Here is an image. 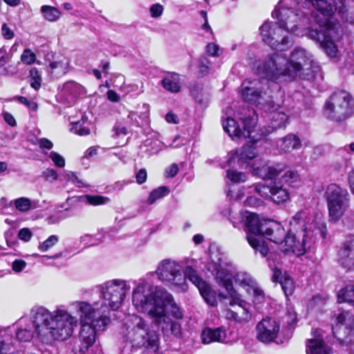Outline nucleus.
Returning a JSON list of instances; mask_svg holds the SVG:
<instances>
[{"instance_id": "obj_1", "label": "nucleus", "mask_w": 354, "mask_h": 354, "mask_svg": "<svg viewBox=\"0 0 354 354\" xmlns=\"http://www.w3.org/2000/svg\"><path fill=\"white\" fill-rule=\"evenodd\" d=\"M13 326H16V338L20 342H30L35 333L42 343L51 344L71 337L77 326V319L63 305L52 312L37 306L32 308L30 317H21Z\"/></svg>"}, {"instance_id": "obj_2", "label": "nucleus", "mask_w": 354, "mask_h": 354, "mask_svg": "<svg viewBox=\"0 0 354 354\" xmlns=\"http://www.w3.org/2000/svg\"><path fill=\"white\" fill-rule=\"evenodd\" d=\"M132 302L138 311L149 315L152 324L160 329L164 335H180V324L167 316L165 309L170 306V313L176 319L182 318L183 314L172 295L164 288L153 286L147 280L140 279L133 290Z\"/></svg>"}, {"instance_id": "obj_3", "label": "nucleus", "mask_w": 354, "mask_h": 354, "mask_svg": "<svg viewBox=\"0 0 354 354\" xmlns=\"http://www.w3.org/2000/svg\"><path fill=\"white\" fill-rule=\"evenodd\" d=\"M285 29L299 37L308 36L319 43L329 57L336 56L337 48L334 40L340 38V24H263L259 28L262 40L280 51L289 43L288 37L281 39V32Z\"/></svg>"}, {"instance_id": "obj_4", "label": "nucleus", "mask_w": 354, "mask_h": 354, "mask_svg": "<svg viewBox=\"0 0 354 354\" xmlns=\"http://www.w3.org/2000/svg\"><path fill=\"white\" fill-rule=\"evenodd\" d=\"M241 218L244 222V231L248 243L256 251H259L262 257H266L268 253V248L262 237L279 246L283 242L286 232L279 223L261 221L257 215L248 212L243 214Z\"/></svg>"}, {"instance_id": "obj_5", "label": "nucleus", "mask_w": 354, "mask_h": 354, "mask_svg": "<svg viewBox=\"0 0 354 354\" xmlns=\"http://www.w3.org/2000/svg\"><path fill=\"white\" fill-rule=\"evenodd\" d=\"M311 220L308 213L298 212L290 221V230L286 233L283 242L279 247L283 252H290L301 255L310 249L313 243L312 232L314 225L310 223Z\"/></svg>"}, {"instance_id": "obj_6", "label": "nucleus", "mask_w": 354, "mask_h": 354, "mask_svg": "<svg viewBox=\"0 0 354 354\" xmlns=\"http://www.w3.org/2000/svg\"><path fill=\"white\" fill-rule=\"evenodd\" d=\"M124 331V338L131 344L133 347L153 348L157 346L159 340L158 329L151 322L137 315L127 317Z\"/></svg>"}, {"instance_id": "obj_7", "label": "nucleus", "mask_w": 354, "mask_h": 354, "mask_svg": "<svg viewBox=\"0 0 354 354\" xmlns=\"http://www.w3.org/2000/svg\"><path fill=\"white\" fill-rule=\"evenodd\" d=\"M288 76L290 78L299 77L310 80L319 72V66L314 62L312 55L301 47H297L288 59Z\"/></svg>"}, {"instance_id": "obj_8", "label": "nucleus", "mask_w": 354, "mask_h": 354, "mask_svg": "<svg viewBox=\"0 0 354 354\" xmlns=\"http://www.w3.org/2000/svg\"><path fill=\"white\" fill-rule=\"evenodd\" d=\"M239 120L241 121L243 127L232 118H227L223 122L224 131L232 138H251L252 133L257 122V115L253 108L249 106H243L237 111Z\"/></svg>"}, {"instance_id": "obj_9", "label": "nucleus", "mask_w": 354, "mask_h": 354, "mask_svg": "<svg viewBox=\"0 0 354 354\" xmlns=\"http://www.w3.org/2000/svg\"><path fill=\"white\" fill-rule=\"evenodd\" d=\"M288 59L282 53H275L263 60L257 61L253 71L260 77L275 82L280 77L288 76Z\"/></svg>"}, {"instance_id": "obj_10", "label": "nucleus", "mask_w": 354, "mask_h": 354, "mask_svg": "<svg viewBox=\"0 0 354 354\" xmlns=\"http://www.w3.org/2000/svg\"><path fill=\"white\" fill-rule=\"evenodd\" d=\"M354 101L346 91L334 92L325 102V115L335 121H343L353 113Z\"/></svg>"}, {"instance_id": "obj_11", "label": "nucleus", "mask_w": 354, "mask_h": 354, "mask_svg": "<svg viewBox=\"0 0 354 354\" xmlns=\"http://www.w3.org/2000/svg\"><path fill=\"white\" fill-rule=\"evenodd\" d=\"M130 290L131 286L125 280L114 279L105 281L100 286L102 304L105 309H119Z\"/></svg>"}, {"instance_id": "obj_12", "label": "nucleus", "mask_w": 354, "mask_h": 354, "mask_svg": "<svg viewBox=\"0 0 354 354\" xmlns=\"http://www.w3.org/2000/svg\"><path fill=\"white\" fill-rule=\"evenodd\" d=\"M325 198L330 219L333 221H339L349 207L350 195L348 190L332 183L326 188Z\"/></svg>"}, {"instance_id": "obj_13", "label": "nucleus", "mask_w": 354, "mask_h": 354, "mask_svg": "<svg viewBox=\"0 0 354 354\" xmlns=\"http://www.w3.org/2000/svg\"><path fill=\"white\" fill-rule=\"evenodd\" d=\"M156 273L158 279L165 283L185 290V274L177 261L169 259L161 261Z\"/></svg>"}, {"instance_id": "obj_14", "label": "nucleus", "mask_w": 354, "mask_h": 354, "mask_svg": "<svg viewBox=\"0 0 354 354\" xmlns=\"http://www.w3.org/2000/svg\"><path fill=\"white\" fill-rule=\"evenodd\" d=\"M298 6L308 12V19L313 18L317 22L330 18L337 10L335 0H297Z\"/></svg>"}, {"instance_id": "obj_15", "label": "nucleus", "mask_w": 354, "mask_h": 354, "mask_svg": "<svg viewBox=\"0 0 354 354\" xmlns=\"http://www.w3.org/2000/svg\"><path fill=\"white\" fill-rule=\"evenodd\" d=\"M89 322L81 326L80 332V351L85 353L91 346L96 339V333L98 331L104 330L106 326L111 323L109 317L98 315Z\"/></svg>"}, {"instance_id": "obj_16", "label": "nucleus", "mask_w": 354, "mask_h": 354, "mask_svg": "<svg viewBox=\"0 0 354 354\" xmlns=\"http://www.w3.org/2000/svg\"><path fill=\"white\" fill-rule=\"evenodd\" d=\"M332 330L340 345H351L354 343V316L347 311L339 313Z\"/></svg>"}, {"instance_id": "obj_17", "label": "nucleus", "mask_w": 354, "mask_h": 354, "mask_svg": "<svg viewBox=\"0 0 354 354\" xmlns=\"http://www.w3.org/2000/svg\"><path fill=\"white\" fill-rule=\"evenodd\" d=\"M248 189H254L261 197L270 198L277 204L286 202L290 198L288 190L279 181L274 182L270 186L261 183L254 184Z\"/></svg>"}, {"instance_id": "obj_18", "label": "nucleus", "mask_w": 354, "mask_h": 354, "mask_svg": "<svg viewBox=\"0 0 354 354\" xmlns=\"http://www.w3.org/2000/svg\"><path fill=\"white\" fill-rule=\"evenodd\" d=\"M70 306L79 315L81 326L91 322L100 313L106 312L103 305L101 304L100 306L98 303L91 305L86 301H77L71 303Z\"/></svg>"}, {"instance_id": "obj_19", "label": "nucleus", "mask_w": 354, "mask_h": 354, "mask_svg": "<svg viewBox=\"0 0 354 354\" xmlns=\"http://www.w3.org/2000/svg\"><path fill=\"white\" fill-rule=\"evenodd\" d=\"M228 156L227 165H234L236 163L241 168H247L250 166V161L257 157L256 144L247 143Z\"/></svg>"}, {"instance_id": "obj_20", "label": "nucleus", "mask_w": 354, "mask_h": 354, "mask_svg": "<svg viewBox=\"0 0 354 354\" xmlns=\"http://www.w3.org/2000/svg\"><path fill=\"white\" fill-rule=\"evenodd\" d=\"M272 17L279 22H286L288 20L296 22L308 19V12L301 10H293L287 7L283 1H280L272 12Z\"/></svg>"}, {"instance_id": "obj_21", "label": "nucleus", "mask_w": 354, "mask_h": 354, "mask_svg": "<svg viewBox=\"0 0 354 354\" xmlns=\"http://www.w3.org/2000/svg\"><path fill=\"white\" fill-rule=\"evenodd\" d=\"M279 324L272 317L262 319L257 326V339L266 344L274 342L279 331Z\"/></svg>"}, {"instance_id": "obj_22", "label": "nucleus", "mask_w": 354, "mask_h": 354, "mask_svg": "<svg viewBox=\"0 0 354 354\" xmlns=\"http://www.w3.org/2000/svg\"><path fill=\"white\" fill-rule=\"evenodd\" d=\"M263 84L258 79L245 80L242 84L241 96L245 102L261 104L263 99Z\"/></svg>"}, {"instance_id": "obj_23", "label": "nucleus", "mask_w": 354, "mask_h": 354, "mask_svg": "<svg viewBox=\"0 0 354 354\" xmlns=\"http://www.w3.org/2000/svg\"><path fill=\"white\" fill-rule=\"evenodd\" d=\"M223 255L221 254H214L211 255V259L214 264L217 266L216 279L220 286H222L232 296L234 293L232 284V274L222 268L223 265Z\"/></svg>"}, {"instance_id": "obj_24", "label": "nucleus", "mask_w": 354, "mask_h": 354, "mask_svg": "<svg viewBox=\"0 0 354 354\" xmlns=\"http://www.w3.org/2000/svg\"><path fill=\"white\" fill-rule=\"evenodd\" d=\"M254 175L258 176L263 180L272 179L277 176L282 171L283 167L280 165H268L262 160H256L251 166Z\"/></svg>"}, {"instance_id": "obj_25", "label": "nucleus", "mask_w": 354, "mask_h": 354, "mask_svg": "<svg viewBox=\"0 0 354 354\" xmlns=\"http://www.w3.org/2000/svg\"><path fill=\"white\" fill-rule=\"evenodd\" d=\"M230 305L232 308H227L225 310V316L226 319L239 324L248 322L250 319L251 315L245 306L241 304H235L232 303H230Z\"/></svg>"}, {"instance_id": "obj_26", "label": "nucleus", "mask_w": 354, "mask_h": 354, "mask_svg": "<svg viewBox=\"0 0 354 354\" xmlns=\"http://www.w3.org/2000/svg\"><path fill=\"white\" fill-rule=\"evenodd\" d=\"M339 263L347 270H354V239L346 242L339 251Z\"/></svg>"}, {"instance_id": "obj_27", "label": "nucleus", "mask_w": 354, "mask_h": 354, "mask_svg": "<svg viewBox=\"0 0 354 354\" xmlns=\"http://www.w3.org/2000/svg\"><path fill=\"white\" fill-rule=\"evenodd\" d=\"M202 342L209 344L213 342L225 343L226 329L223 326L218 328H206L201 333Z\"/></svg>"}, {"instance_id": "obj_28", "label": "nucleus", "mask_w": 354, "mask_h": 354, "mask_svg": "<svg viewBox=\"0 0 354 354\" xmlns=\"http://www.w3.org/2000/svg\"><path fill=\"white\" fill-rule=\"evenodd\" d=\"M59 93L66 100H74L82 92V86L75 81H68L59 86Z\"/></svg>"}, {"instance_id": "obj_29", "label": "nucleus", "mask_w": 354, "mask_h": 354, "mask_svg": "<svg viewBox=\"0 0 354 354\" xmlns=\"http://www.w3.org/2000/svg\"><path fill=\"white\" fill-rule=\"evenodd\" d=\"M306 353L307 354H333L331 348L324 342L320 335L307 341Z\"/></svg>"}, {"instance_id": "obj_30", "label": "nucleus", "mask_w": 354, "mask_h": 354, "mask_svg": "<svg viewBox=\"0 0 354 354\" xmlns=\"http://www.w3.org/2000/svg\"><path fill=\"white\" fill-rule=\"evenodd\" d=\"M180 76L176 73H169L162 79L160 84L167 91L172 93H177L180 91Z\"/></svg>"}, {"instance_id": "obj_31", "label": "nucleus", "mask_w": 354, "mask_h": 354, "mask_svg": "<svg viewBox=\"0 0 354 354\" xmlns=\"http://www.w3.org/2000/svg\"><path fill=\"white\" fill-rule=\"evenodd\" d=\"M69 61L64 58L62 60L50 63L48 72L55 78H59L68 72Z\"/></svg>"}, {"instance_id": "obj_32", "label": "nucleus", "mask_w": 354, "mask_h": 354, "mask_svg": "<svg viewBox=\"0 0 354 354\" xmlns=\"http://www.w3.org/2000/svg\"><path fill=\"white\" fill-rule=\"evenodd\" d=\"M288 115L283 112H273L270 113V123L269 128L264 132L265 135L272 133L274 130L285 127L288 121Z\"/></svg>"}, {"instance_id": "obj_33", "label": "nucleus", "mask_w": 354, "mask_h": 354, "mask_svg": "<svg viewBox=\"0 0 354 354\" xmlns=\"http://www.w3.org/2000/svg\"><path fill=\"white\" fill-rule=\"evenodd\" d=\"M279 145L284 152H290L300 147L301 141L296 135L288 134L280 140Z\"/></svg>"}, {"instance_id": "obj_34", "label": "nucleus", "mask_w": 354, "mask_h": 354, "mask_svg": "<svg viewBox=\"0 0 354 354\" xmlns=\"http://www.w3.org/2000/svg\"><path fill=\"white\" fill-rule=\"evenodd\" d=\"M37 201H31L28 198L20 197L11 201L10 205H14L15 208L21 212H26L37 208Z\"/></svg>"}, {"instance_id": "obj_35", "label": "nucleus", "mask_w": 354, "mask_h": 354, "mask_svg": "<svg viewBox=\"0 0 354 354\" xmlns=\"http://www.w3.org/2000/svg\"><path fill=\"white\" fill-rule=\"evenodd\" d=\"M201 286L198 288L201 295L207 304L215 306L217 304L216 292L207 283H202Z\"/></svg>"}, {"instance_id": "obj_36", "label": "nucleus", "mask_w": 354, "mask_h": 354, "mask_svg": "<svg viewBox=\"0 0 354 354\" xmlns=\"http://www.w3.org/2000/svg\"><path fill=\"white\" fill-rule=\"evenodd\" d=\"M191 93L198 104L202 106H206L207 104L209 101V95L203 91V88L201 85H193L191 88Z\"/></svg>"}, {"instance_id": "obj_37", "label": "nucleus", "mask_w": 354, "mask_h": 354, "mask_svg": "<svg viewBox=\"0 0 354 354\" xmlns=\"http://www.w3.org/2000/svg\"><path fill=\"white\" fill-rule=\"evenodd\" d=\"M234 281L236 284L242 286L248 291L257 283L252 277L247 272H240L234 276Z\"/></svg>"}, {"instance_id": "obj_38", "label": "nucleus", "mask_w": 354, "mask_h": 354, "mask_svg": "<svg viewBox=\"0 0 354 354\" xmlns=\"http://www.w3.org/2000/svg\"><path fill=\"white\" fill-rule=\"evenodd\" d=\"M339 302H348L354 305V285H348L337 292Z\"/></svg>"}, {"instance_id": "obj_39", "label": "nucleus", "mask_w": 354, "mask_h": 354, "mask_svg": "<svg viewBox=\"0 0 354 354\" xmlns=\"http://www.w3.org/2000/svg\"><path fill=\"white\" fill-rule=\"evenodd\" d=\"M169 193V190L166 186H161L153 189L149 194L147 199V203L149 205L153 204L156 200L162 198Z\"/></svg>"}, {"instance_id": "obj_40", "label": "nucleus", "mask_w": 354, "mask_h": 354, "mask_svg": "<svg viewBox=\"0 0 354 354\" xmlns=\"http://www.w3.org/2000/svg\"><path fill=\"white\" fill-rule=\"evenodd\" d=\"M226 177L233 184L243 183L248 179L246 174L234 169L227 170Z\"/></svg>"}, {"instance_id": "obj_41", "label": "nucleus", "mask_w": 354, "mask_h": 354, "mask_svg": "<svg viewBox=\"0 0 354 354\" xmlns=\"http://www.w3.org/2000/svg\"><path fill=\"white\" fill-rule=\"evenodd\" d=\"M184 273L185 274V280L188 279L198 288V289L200 288V286H202V283H205L198 275L196 271L194 269H193L191 266H187L186 269L184 270Z\"/></svg>"}, {"instance_id": "obj_42", "label": "nucleus", "mask_w": 354, "mask_h": 354, "mask_svg": "<svg viewBox=\"0 0 354 354\" xmlns=\"http://www.w3.org/2000/svg\"><path fill=\"white\" fill-rule=\"evenodd\" d=\"M41 10L46 19L50 21L57 20L60 15V12L56 8L50 6H43Z\"/></svg>"}, {"instance_id": "obj_43", "label": "nucleus", "mask_w": 354, "mask_h": 354, "mask_svg": "<svg viewBox=\"0 0 354 354\" xmlns=\"http://www.w3.org/2000/svg\"><path fill=\"white\" fill-rule=\"evenodd\" d=\"M281 287L286 297H289L292 295L295 290V285L293 281L289 277H281L279 281Z\"/></svg>"}, {"instance_id": "obj_44", "label": "nucleus", "mask_w": 354, "mask_h": 354, "mask_svg": "<svg viewBox=\"0 0 354 354\" xmlns=\"http://www.w3.org/2000/svg\"><path fill=\"white\" fill-rule=\"evenodd\" d=\"M248 293L253 297L254 302L261 304L263 302L265 295L263 291L257 286L256 283L252 288H250Z\"/></svg>"}, {"instance_id": "obj_45", "label": "nucleus", "mask_w": 354, "mask_h": 354, "mask_svg": "<svg viewBox=\"0 0 354 354\" xmlns=\"http://www.w3.org/2000/svg\"><path fill=\"white\" fill-rule=\"evenodd\" d=\"M86 202L91 205H100L106 204L110 198L100 195H86Z\"/></svg>"}, {"instance_id": "obj_46", "label": "nucleus", "mask_w": 354, "mask_h": 354, "mask_svg": "<svg viewBox=\"0 0 354 354\" xmlns=\"http://www.w3.org/2000/svg\"><path fill=\"white\" fill-rule=\"evenodd\" d=\"M30 86L35 90L37 91L41 86V77L39 73V71L36 68H33L30 70Z\"/></svg>"}, {"instance_id": "obj_47", "label": "nucleus", "mask_w": 354, "mask_h": 354, "mask_svg": "<svg viewBox=\"0 0 354 354\" xmlns=\"http://www.w3.org/2000/svg\"><path fill=\"white\" fill-rule=\"evenodd\" d=\"M7 333L6 328H0V354H9L11 344L7 343L5 337Z\"/></svg>"}, {"instance_id": "obj_48", "label": "nucleus", "mask_w": 354, "mask_h": 354, "mask_svg": "<svg viewBox=\"0 0 354 354\" xmlns=\"http://www.w3.org/2000/svg\"><path fill=\"white\" fill-rule=\"evenodd\" d=\"M59 241V237L57 235H51L46 240L43 241L39 245V250L42 252H46Z\"/></svg>"}, {"instance_id": "obj_49", "label": "nucleus", "mask_w": 354, "mask_h": 354, "mask_svg": "<svg viewBox=\"0 0 354 354\" xmlns=\"http://www.w3.org/2000/svg\"><path fill=\"white\" fill-rule=\"evenodd\" d=\"M36 60V55L33 53L30 49L26 48L21 55V61L26 64L30 65L33 64Z\"/></svg>"}, {"instance_id": "obj_50", "label": "nucleus", "mask_w": 354, "mask_h": 354, "mask_svg": "<svg viewBox=\"0 0 354 354\" xmlns=\"http://www.w3.org/2000/svg\"><path fill=\"white\" fill-rule=\"evenodd\" d=\"M282 178L289 186H294V183L299 180V175L297 171H288L286 172Z\"/></svg>"}, {"instance_id": "obj_51", "label": "nucleus", "mask_w": 354, "mask_h": 354, "mask_svg": "<svg viewBox=\"0 0 354 354\" xmlns=\"http://www.w3.org/2000/svg\"><path fill=\"white\" fill-rule=\"evenodd\" d=\"M210 64L211 62L207 57L205 56L201 57L198 61L200 73L203 75L207 74L209 73Z\"/></svg>"}, {"instance_id": "obj_52", "label": "nucleus", "mask_w": 354, "mask_h": 354, "mask_svg": "<svg viewBox=\"0 0 354 354\" xmlns=\"http://www.w3.org/2000/svg\"><path fill=\"white\" fill-rule=\"evenodd\" d=\"M64 175V179L71 180L74 183L78 185L79 187H84L86 184L79 178L77 174L70 171H65L63 174Z\"/></svg>"}, {"instance_id": "obj_53", "label": "nucleus", "mask_w": 354, "mask_h": 354, "mask_svg": "<svg viewBox=\"0 0 354 354\" xmlns=\"http://www.w3.org/2000/svg\"><path fill=\"white\" fill-rule=\"evenodd\" d=\"M49 157L58 167H64L65 166L64 158L55 151H51L49 154Z\"/></svg>"}, {"instance_id": "obj_54", "label": "nucleus", "mask_w": 354, "mask_h": 354, "mask_svg": "<svg viewBox=\"0 0 354 354\" xmlns=\"http://www.w3.org/2000/svg\"><path fill=\"white\" fill-rule=\"evenodd\" d=\"M244 204L245 206L257 207L263 204V201L256 196H251L247 197L244 201Z\"/></svg>"}, {"instance_id": "obj_55", "label": "nucleus", "mask_w": 354, "mask_h": 354, "mask_svg": "<svg viewBox=\"0 0 354 354\" xmlns=\"http://www.w3.org/2000/svg\"><path fill=\"white\" fill-rule=\"evenodd\" d=\"M18 100L20 103L26 105L31 111H36L37 109V104L35 102L29 101L28 99L23 96H16L14 98Z\"/></svg>"}, {"instance_id": "obj_56", "label": "nucleus", "mask_w": 354, "mask_h": 354, "mask_svg": "<svg viewBox=\"0 0 354 354\" xmlns=\"http://www.w3.org/2000/svg\"><path fill=\"white\" fill-rule=\"evenodd\" d=\"M32 236L31 230L28 227H24L19 231L18 238L25 242H28Z\"/></svg>"}, {"instance_id": "obj_57", "label": "nucleus", "mask_w": 354, "mask_h": 354, "mask_svg": "<svg viewBox=\"0 0 354 354\" xmlns=\"http://www.w3.org/2000/svg\"><path fill=\"white\" fill-rule=\"evenodd\" d=\"M42 176L46 180L54 181L58 178L57 171L53 169H47L43 171Z\"/></svg>"}, {"instance_id": "obj_58", "label": "nucleus", "mask_w": 354, "mask_h": 354, "mask_svg": "<svg viewBox=\"0 0 354 354\" xmlns=\"http://www.w3.org/2000/svg\"><path fill=\"white\" fill-rule=\"evenodd\" d=\"M206 53L212 57H217L219 54L220 48L218 45L214 43H209L206 46Z\"/></svg>"}, {"instance_id": "obj_59", "label": "nucleus", "mask_w": 354, "mask_h": 354, "mask_svg": "<svg viewBox=\"0 0 354 354\" xmlns=\"http://www.w3.org/2000/svg\"><path fill=\"white\" fill-rule=\"evenodd\" d=\"M178 166L176 163L171 164L168 167L165 171L166 178H174L178 172Z\"/></svg>"}, {"instance_id": "obj_60", "label": "nucleus", "mask_w": 354, "mask_h": 354, "mask_svg": "<svg viewBox=\"0 0 354 354\" xmlns=\"http://www.w3.org/2000/svg\"><path fill=\"white\" fill-rule=\"evenodd\" d=\"M26 266V262L22 259H16L12 262V268L15 272L22 271Z\"/></svg>"}, {"instance_id": "obj_61", "label": "nucleus", "mask_w": 354, "mask_h": 354, "mask_svg": "<svg viewBox=\"0 0 354 354\" xmlns=\"http://www.w3.org/2000/svg\"><path fill=\"white\" fill-rule=\"evenodd\" d=\"M163 11V7L159 3L153 4L150 8V13L153 17H160Z\"/></svg>"}, {"instance_id": "obj_62", "label": "nucleus", "mask_w": 354, "mask_h": 354, "mask_svg": "<svg viewBox=\"0 0 354 354\" xmlns=\"http://www.w3.org/2000/svg\"><path fill=\"white\" fill-rule=\"evenodd\" d=\"M2 115L3 120L8 125L11 127H15L17 125V122L14 116L11 113L8 112H3Z\"/></svg>"}, {"instance_id": "obj_63", "label": "nucleus", "mask_w": 354, "mask_h": 354, "mask_svg": "<svg viewBox=\"0 0 354 354\" xmlns=\"http://www.w3.org/2000/svg\"><path fill=\"white\" fill-rule=\"evenodd\" d=\"M2 35L6 39L12 38L14 35L13 31L7 26L6 24H3L1 28Z\"/></svg>"}, {"instance_id": "obj_64", "label": "nucleus", "mask_w": 354, "mask_h": 354, "mask_svg": "<svg viewBox=\"0 0 354 354\" xmlns=\"http://www.w3.org/2000/svg\"><path fill=\"white\" fill-rule=\"evenodd\" d=\"M17 73V68L16 66L12 65H9L5 68H3V71L1 72L2 75H14Z\"/></svg>"}]
</instances>
